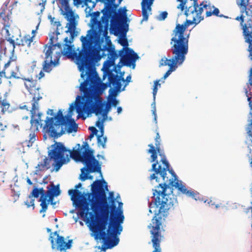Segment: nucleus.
<instances>
[{"instance_id": "1", "label": "nucleus", "mask_w": 252, "mask_h": 252, "mask_svg": "<svg viewBox=\"0 0 252 252\" xmlns=\"http://www.w3.org/2000/svg\"><path fill=\"white\" fill-rule=\"evenodd\" d=\"M81 48L77 53L73 48L64 49L63 55L68 59L75 60L82 78L86 76V79L80 85V90L83 92L82 102L77 107L79 114L86 113L88 115L94 113L97 116L101 114L105 121L107 118V112L104 111V104L100 95L107 88V85L102 83L98 76L94 66V62L100 57L101 43L96 37V32L90 29L86 36L80 37Z\"/></svg>"}, {"instance_id": "2", "label": "nucleus", "mask_w": 252, "mask_h": 252, "mask_svg": "<svg viewBox=\"0 0 252 252\" xmlns=\"http://www.w3.org/2000/svg\"><path fill=\"white\" fill-rule=\"evenodd\" d=\"M161 157L158 163L156 160L153 162L150 172H154L149 177L152 181L156 180L159 182L158 177L159 175L162 179L163 183L159 184L157 187L158 189L153 190V198L154 203H150L149 212L155 213V216L152 220L151 223L148 227L151 234V241L154 251L152 252H161L160 243L164 239L163 232L164 230L161 228L162 221L166 217L170 212L178 207V203L176 198L172 193H166L167 189H171L174 187L182 193L187 196L191 197L195 200L199 198V194L192 189H188L182 182H179L177 176L172 169H170V164L166 159L164 153L157 152Z\"/></svg>"}, {"instance_id": "3", "label": "nucleus", "mask_w": 252, "mask_h": 252, "mask_svg": "<svg viewBox=\"0 0 252 252\" xmlns=\"http://www.w3.org/2000/svg\"><path fill=\"white\" fill-rule=\"evenodd\" d=\"M105 190H108L104 180H96L92 185V193H88L91 209L90 228L95 240H102L101 249L105 251L117 245L119 239L117 235L122 231L121 225L124 220L123 211L118 210L115 201L107 202Z\"/></svg>"}, {"instance_id": "4", "label": "nucleus", "mask_w": 252, "mask_h": 252, "mask_svg": "<svg viewBox=\"0 0 252 252\" xmlns=\"http://www.w3.org/2000/svg\"><path fill=\"white\" fill-rule=\"evenodd\" d=\"M76 150L73 151L67 150L63 143L56 142L51 146V150L49 151L48 156L50 159L54 161V166L56 171H58L63 164L69 160L68 154L70 157L77 161L82 162L86 166L88 173H99L102 176L101 165L94 156V151L89 148V144L87 142L83 143L81 146L77 144Z\"/></svg>"}, {"instance_id": "5", "label": "nucleus", "mask_w": 252, "mask_h": 252, "mask_svg": "<svg viewBox=\"0 0 252 252\" xmlns=\"http://www.w3.org/2000/svg\"><path fill=\"white\" fill-rule=\"evenodd\" d=\"M111 29L113 30L116 35L120 33L123 37L119 40V42L124 47L119 52V56H121L120 62L123 65L130 66L132 68L135 66V62L139 58L138 55L134 51L128 48V43L126 38V32L128 31V25L126 24L123 26L119 25V19L118 15L112 17L110 24Z\"/></svg>"}, {"instance_id": "6", "label": "nucleus", "mask_w": 252, "mask_h": 252, "mask_svg": "<svg viewBox=\"0 0 252 252\" xmlns=\"http://www.w3.org/2000/svg\"><path fill=\"white\" fill-rule=\"evenodd\" d=\"M61 4V14L67 21L66 28L67 30L65 32L66 33H69V37H66L63 40L64 43L63 45V50L73 48L72 44L74 38L77 36L78 32L76 30L78 22L76 20L77 17L73 11L69 4V0H59Z\"/></svg>"}, {"instance_id": "7", "label": "nucleus", "mask_w": 252, "mask_h": 252, "mask_svg": "<svg viewBox=\"0 0 252 252\" xmlns=\"http://www.w3.org/2000/svg\"><path fill=\"white\" fill-rule=\"evenodd\" d=\"M170 50L172 55L171 58L168 59L164 57L160 60L159 62V66L168 65L169 66V69L163 77L164 79H166L172 72L175 71L179 65L182 64L188 53L172 46H171Z\"/></svg>"}, {"instance_id": "8", "label": "nucleus", "mask_w": 252, "mask_h": 252, "mask_svg": "<svg viewBox=\"0 0 252 252\" xmlns=\"http://www.w3.org/2000/svg\"><path fill=\"white\" fill-rule=\"evenodd\" d=\"M69 115L64 116L61 110H59L57 114L54 117L49 118L47 117L45 120V125L43 126V129L49 133L51 136L57 138L61 136L64 133V130L61 129L63 123L66 120L67 117Z\"/></svg>"}, {"instance_id": "9", "label": "nucleus", "mask_w": 252, "mask_h": 252, "mask_svg": "<svg viewBox=\"0 0 252 252\" xmlns=\"http://www.w3.org/2000/svg\"><path fill=\"white\" fill-rule=\"evenodd\" d=\"M58 37H55V35L53 34L50 37L49 43L50 45L47 46V45L45 46V50L44 52L45 53V60L42 63V69L44 71L50 73L52 70L53 67L56 66L59 63V58L57 57L56 59L54 61L52 60V54L53 50H54V47H58L59 49H61L62 45L60 43H57L54 44L56 41H57Z\"/></svg>"}, {"instance_id": "10", "label": "nucleus", "mask_w": 252, "mask_h": 252, "mask_svg": "<svg viewBox=\"0 0 252 252\" xmlns=\"http://www.w3.org/2000/svg\"><path fill=\"white\" fill-rule=\"evenodd\" d=\"M82 186L79 183L75 186V189H69L68 191V194L71 196V200L75 206L79 209V215L83 218L87 217L89 211V202L77 189L80 188Z\"/></svg>"}, {"instance_id": "11", "label": "nucleus", "mask_w": 252, "mask_h": 252, "mask_svg": "<svg viewBox=\"0 0 252 252\" xmlns=\"http://www.w3.org/2000/svg\"><path fill=\"white\" fill-rule=\"evenodd\" d=\"M37 103L34 102L33 104V107L31 110V127L30 131L31 133L29 134V140L28 144V146H32L33 143L36 140L35 132L39 131V128H43V124L41 120V113L38 112L37 111Z\"/></svg>"}, {"instance_id": "12", "label": "nucleus", "mask_w": 252, "mask_h": 252, "mask_svg": "<svg viewBox=\"0 0 252 252\" xmlns=\"http://www.w3.org/2000/svg\"><path fill=\"white\" fill-rule=\"evenodd\" d=\"M49 239L51 243L52 249H56L61 252L65 251L70 249L72 246V240H69L66 242L64 238L60 236L57 231L51 233Z\"/></svg>"}, {"instance_id": "13", "label": "nucleus", "mask_w": 252, "mask_h": 252, "mask_svg": "<svg viewBox=\"0 0 252 252\" xmlns=\"http://www.w3.org/2000/svg\"><path fill=\"white\" fill-rule=\"evenodd\" d=\"M22 79L24 81V85L27 90L30 93V94L33 95V97L32 100V108L33 104L35 102L36 103H37V111H38V101L42 99V97L41 96L39 93L40 88L37 86L36 80H33L32 78L30 79L26 78H22Z\"/></svg>"}, {"instance_id": "14", "label": "nucleus", "mask_w": 252, "mask_h": 252, "mask_svg": "<svg viewBox=\"0 0 252 252\" xmlns=\"http://www.w3.org/2000/svg\"><path fill=\"white\" fill-rule=\"evenodd\" d=\"M108 77V84L105 83L107 85V87L110 86L112 84L113 88H111L109 90L108 98H116L118 92L120 91L122 87L121 82V77L117 74H115L112 71L108 70L107 72Z\"/></svg>"}, {"instance_id": "15", "label": "nucleus", "mask_w": 252, "mask_h": 252, "mask_svg": "<svg viewBox=\"0 0 252 252\" xmlns=\"http://www.w3.org/2000/svg\"><path fill=\"white\" fill-rule=\"evenodd\" d=\"M155 140L156 147H155L153 144H150L148 145V147H149L150 148L148 150V153L151 154V162H154L156 160L157 158V152H159L160 138L158 132H157L156 133V136L155 138Z\"/></svg>"}, {"instance_id": "16", "label": "nucleus", "mask_w": 252, "mask_h": 252, "mask_svg": "<svg viewBox=\"0 0 252 252\" xmlns=\"http://www.w3.org/2000/svg\"><path fill=\"white\" fill-rule=\"evenodd\" d=\"M204 8L206 10V16L209 17L212 15L222 17V15H219L220 10L217 8H215L214 6H211L210 4H207V2H202L198 5L199 13H201L202 11V8Z\"/></svg>"}, {"instance_id": "17", "label": "nucleus", "mask_w": 252, "mask_h": 252, "mask_svg": "<svg viewBox=\"0 0 252 252\" xmlns=\"http://www.w3.org/2000/svg\"><path fill=\"white\" fill-rule=\"evenodd\" d=\"M0 11V23L4 28L9 27L11 22L10 20L11 11L8 9L6 5L2 7Z\"/></svg>"}, {"instance_id": "18", "label": "nucleus", "mask_w": 252, "mask_h": 252, "mask_svg": "<svg viewBox=\"0 0 252 252\" xmlns=\"http://www.w3.org/2000/svg\"><path fill=\"white\" fill-rule=\"evenodd\" d=\"M78 128V126L76 124L74 119L71 118V115H69L67 117L66 120L64 121V123H63L61 129L64 130V132L66 131L68 133H70L72 132H76Z\"/></svg>"}, {"instance_id": "19", "label": "nucleus", "mask_w": 252, "mask_h": 252, "mask_svg": "<svg viewBox=\"0 0 252 252\" xmlns=\"http://www.w3.org/2000/svg\"><path fill=\"white\" fill-rule=\"evenodd\" d=\"M8 93L6 92L3 97L0 98V113L4 114L5 113H10L12 111L9 100L7 99Z\"/></svg>"}, {"instance_id": "20", "label": "nucleus", "mask_w": 252, "mask_h": 252, "mask_svg": "<svg viewBox=\"0 0 252 252\" xmlns=\"http://www.w3.org/2000/svg\"><path fill=\"white\" fill-rule=\"evenodd\" d=\"M154 0H142L141 2L142 21H147L149 17L148 11L151 12L152 5Z\"/></svg>"}, {"instance_id": "21", "label": "nucleus", "mask_w": 252, "mask_h": 252, "mask_svg": "<svg viewBox=\"0 0 252 252\" xmlns=\"http://www.w3.org/2000/svg\"><path fill=\"white\" fill-rule=\"evenodd\" d=\"M105 1V9L106 10L103 12L104 16L107 18V22L110 18L112 14L114 12L112 5L114 3L115 0H104Z\"/></svg>"}, {"instance_id": "22", "label": "nucleus", "mask_w": 252, "mask_h": 252, "mask_svg": "<svg viewBox=\"0 0 252 252\" xmlns=\"http://www.w3.org/2000/svg\"><path fill=\"white\" fill-rule=\"evenodd\" d=\"M34 35L31 36L30 34L24 35L20 40L16 39V45L18 46H27L30 47L31 44L33 42Z\"/></svg>"}, {"instance_id": "23", "label": "nucleus", "mask_w": 252, "mask_h": 252, "mask_svg": "<svg viewBox=\"0 0 252 252\" xmlns=\"http://www.w3.org/2000/svg\"><path fill=\"white\" fill-rule=\"evenodd\" d=\"M10 127V124L8 121L4 118L0 117V131L2 132L7 131Z\"/></svg>"}, {"instance_id": "24", "label": "nucleus", "mask_w": 252, "mask_h": 252, "mask_svg": "<svg viewBox=\"0 0 252 252\" xmlns=\"http://www.w3.org/2000/svg\"><path fill=\"white\" fill-rule=\"evenodd\" d=\"M45 193V191L42 188L40 189L34 188L30 194L33 197L38 198L40 194L41 196L44 197Z\"/></svg>"}, {"instance_id": "25", "label": "nucleus", "mask_w": 252, "mask_h": 252, "mask_svg": "<svg viewBox=\"0 0 252 252\" xmlns=\"http://www.w3.org/2000/svg\"><path fill=\"white\" fill-rule=\"evenodd\" d=\"M48 164V159L47 158H44L43 162L39 163L36 166V172H39L44 171L46 169H48L49 167H47Z\"/></svg>"}, {"instance_id": "26", "label": "nucleus", "mask_w": 252, "mask_h": 252, "mask_svg": "<svg viewBox=\"0 0 252 252\" xmlns=\"http://www.w3.org/2000/svg\"><path fill=\"white\" fill-rule=\"evenodd\" d=\"M39 201L41 202L40 206H41V209L40 210V212H45L46 211L48 208V203L47 202V196L44 197L40 196Z\"/></svg>"}, {"instance_id": "27", "label": "nucleus", "mask_w": 252, "mask_h": 252, "mask_svg": "<svg viewBox=\"0 0 252 252\" xmlns=\"http://www.w3.org/2000/svg\"><path fill=\"white\" fill-rule=\"evenodd\" d=\"M59 195V193H56V194H52L51 193V190H48L47 191V192L45 193V194L44 196H47V202L49 203V202H51V204L52 205H55V203H54L53 202V199H54V196H57Z\"/></svg>"}, {"instance_id": "28", "label": "nucleus", "mask_w": 252, "mask_h": 252, "mask_svg": "<svg viewBox=\"0 0 252 252\" xmlns=\"http://www.w3.org/2000/svg\"><path fill=\"white\" fill-rule=\"evenodd\" d=\"M101 133L100 135H98L97 138V144L98 145H101L103 148H105V144L107 140L106 136L103 137Z\"/></svg>"}, {"instance_id": "29", "label": "nucleus", "mask_w": 252, "mask_h": 252, "mask_svg": "<svg viewBox=\"0 0 252 252\" xmlns=\"http://www.w3.org/2000/svg\"><path fill=\"white\" fill-rule=\"evenodd\" d=\"M6 40L7 42H9L8 44H9V53L14 52L15 48V46L17 45L16 41L15 42L14 39H12L10 37H9L7 39H6Z\"/></svg>"}, {"instance_id": "30", "label": "nucleus", "mask_w": 252, "mask_h": 252, "mask_svg": "<svg viewBox=\"0 0 252 252\" xmlns=\"http://www.w3.org/2000/svg\"><path fill=\"white\" fill-rule=\"evenodd\" d=\"M105 119H101V117H99L95 124V126L100 129L102 135H103L104 133L103 123Z\"/></svg>"}, {"instance_id": "31", "label": "nucleus", "mask_w": 252, "mask_h": 252, "mask_svg": "<svg viewBox=\"0 0 252 252\" xmlns=\"http://www.w3.org/2000/svg\"><path fill=\"white\" fill-rule=\"evenodd\" d=\"M34 199L33 197L31 196L30 194L28 196L27 200L25 201V204L27 205L28 208L31 206L33 207V209L34 208Z\"/></svg>"}, {"instance_id": "32", "label": "nucleus", "mask_w": 252, "mask_h": 252, "mask_svg": "<svg viewBox=\"0 0 252 252\" xmlns=\"http://www.w3.org/2000/svg\"><path fill=\"white\" fill-rule=\"evenodd\" d=\"M87 167H84L83 168H82L81 169V174L80 175V179L82 181H85L86 180V179H87L88 178H89L90 179H92L93 178V176H90V177H88L87 176V174L89 173L87 172V171H86V169Z\"/></svg>"}, {"instance_id": "33", "label": "nucleus", "mask_w": 252, "mask_h": 252, "mask_svg": "<svg viewBox=\"0 0 252 252\" xmlns=\"http://www.w3.org/2000/svg\"><path fill=\"white\" fill-rule=\"evenodd\" d=\"M10 53L11 54V55L8 61L4 64L5 68L8 67L12 62H15L17 60V57L14 55V52Z\"/></svg>"}, {"instance_id": "34", "label": "nucleus", "mask_w": 252, "mask_h": 252, "mask_svg": "<svg viewBox=\"0 0 252 252\" xmlns=\"http://www.w3.org/2000/svg\"><path fill=\"white\" fill-rule=\"evenodd\" d=\"M1 48L4 50V54H6L7 53H9V44L6 43L4 40L0 41V42Z\"/></svg>"}, {"instance_id": "35", "label": "nucleus", "mask_w": 252, "mask_h": 252, "mask_svg": "<svg viewBox=\"0 0 252 252\" xmlns=\"http://www.w3.org/2000/svg\"><path fill=\"white\" fill-rule=\"evenodd\" d=\"M51 189H49V190H51V193L52 194H54L56 193H59V195L60 194V190L59 188V186L58 185L56 186L53 184H52L51 185Z\"/></svg>"}, {"instance_id": "36", "label": "nucleus", "mask_w": 252, "mask_h": 252, "mask_svg": "<svg viewBox=\"0 0 252 252\" xmlns=\"http://www.w3.org/2000/svg\"><path fill=\"white\" fill-rule=\"evenodd\" d=\"M159 80H156L154 82V86L153 91L154 100H155L156 95L157 92H158V86L160 85V84L159 83Z\"/></svg>"}, {"instance_id": "37", "label": "nucleus", "mask_w": 252, "mask_h": 252, "mask_svg": "<svg viewBox=\"0 0 252 252\" xmlns=\"http://www.w3.org/2000/svg\"><path fill=\"white\" fill-rule=\"evenodd\" d=\"M17 72L12 71L11 72V74L9 77H7L8 79L15 78V79H20V77L19 76L18 72H19V67L16 66Z\"/></svg>"}, {"instance_id": "38", "label": "nucleus", "mask_w": 252, "mask_h": 252, "mask_svg": "<svg viewBox=\"0 0 252 252\" xmlns=\"http://www.w3.org/2000/svg\"><path fill=\"white\" fill-rule=\"evenodd\" d=\"M49 18L50 19L51 23L53 25V26L56 27V28L58 29L61 26V24L60 21H54L55 19L54 17H52L51 16H49Z\"/></svg>"}, {"instance_id": "39", "label": "nucleus", "mask_w": 252, "mask_h": 252, "mask_svg": "<svg viewBox=\"0 0 252 252\" xmlns=\"http://www.w3.org/2000/svg\"><path fill=\"white\" fill-rule=\"evenodd\" d=\"M111 55L112 58L111 61V65H112L114 64V61L118 57L119 55L115 51H112Z\"/></svg>"}, {"instance_id": "40", "label": "nucleus", "mask_w": 252, "mask_h": 252, "mask_svg": "<svg viewBox=\"0 0 252 252\" xmlns=\"http://www.w3.org/2000/svg\"><path fill=\"white\" fill-rule=\"evenodd\" d=\"M152 113L153 115L154 116V120L156 123H157V114H156V103H155V100H154V102L152 104Z\"/></svg>"}, {"instance_id": "41", "label": "nucleus", "mask_w": 252, "mask_h": 252, "mask_svg": "<svg viewBox=\"0 0 252 252\" xmlns=\"http://www.w3.org/2000/svg\"><path fill=\"white\" fill-rule=\"evenodd\" d=\"M108 101L109 103L111 104L113 106H116L119 103V101L116 99V98H108Z\"/></svg>"}, {"instance_id": "42", "label": "nucleus", "mask_w": 252, "mask_h": 252, "mask_svg": "<svg viewBox=\"0 0 252 252\" xmlns=\"http://www.w3.org/2000/svg\"><path fill=\"white\" fill-rule=\"evenodd\" d=\"M46 3V0H40L38 3V6L40 7V11L42 12L45 9V5Z\"/></svg>"}, {"instance_id": "43", "label": "nucleus", "mask_w": 252, "mask_h": 252, "mask_svg": "<svg viewBox=\"0 0 252 252\" xmlns=\"http://www.w3.org/2000/svg\"><path fill=\"white\" fill-rule=\"evenodd\" d=\"M36 63L37 62L36 61H33L31 63L29 64L31 71L33 72L36 68H37L36 66Z\"/></svg>"}, {"instance_id": "44", "label": "nucleus", "mask_w": 252, "mask_h": 252, "mask_svg": "<svg viewBox=\"0 0 252 252\" xmlns=\"http://www.w3.org/2000/svg\"><path fill=\"white\" fill-rule=\"evenodd\" d=\"M168 13L166 11L162 12L159 17V20H164L167 17Z\"/></svg>"}, {"instance_id": "45", "label": "nucleus", "mask_w": 252, "mask_h": 252, "mask_svg": "<svg viewBox=\"0 0 252 252\" xmlns=\"http://www.w3.org/2000/svg\"><path fill=\"white\" fill-rule=\"evenodd\" d=\"M89 129L91 131V132H92L91 133H92L94 135L97 134L98 130L95 127H94V126L90 127L89 128Z\"/></svg>"}, {"instance_id": "46", "label": "nucleus", "mask_w": 252, "mask_h": 252, "mask_svg": "<svg viewBox=\"0 0 252 252\" xmlns=\"http://www.w3.org/2000/svg\"><path fill=\"white\" fill-rule=\"evenodd\" d=\"M109 199H110V201H112L113 200L114 201H116V199L114 197V192L113 191H111L109 193Z\"/></svg>"}, {"instance_id": "47", "label": "nucleus", "mask_w": 252, "mask_h": 252, "mask_svg": "<svg viewBox=\"0 0 252 252\" xmlns=\"http://www.w3.org/2000/svg\"><path fill=\"white\" fill-rule=\"evenodd\" d=\"M12 127L14 128L13 130H17L18 131H19L20 130L19 126L18 125H10V127L9 128V129L12 130Z\"/></svg>"}, {"instance_id": "48", "label": "nucleus", "mask_w": 252, "mask_h": 252, "mask_svg": "<svg viewBox=\"0 0 252 252\" xmlns=\"http://www.w3.org/2000/svg\"><path fill=\"white\" fill-rule=\"evenodd\" d=\"M82 2V0H73V4L75 6L81 4Z\"/></svg>"}, {"instance_id": "49", "label": "nucleus", "mask_w": 252, "mask_h": 252, "mask_svg": "<svg viewBox=\"0 0 252 252\" xmlns=\"http://www.w3.org/2000/svg\"><path fill=\"white\" fill-rule=\"evenodd\" d=\"M6 68H5L4 67L3 69L1 71V72H0V76H2V74L3 75V77L7 78V77L6 76V72L5 70Z\"/></svg>"}, {"instance_id": "50", "label": "nucleus", "mask_w": 252, "mask_h": 252, "mask_svg": "<svg viewBox=\"0 0 252 252\" xmlns=\"http://www.w3.org/2000/svg\"><path fill=\"white\" fill-rule=\"evenodd\" d=\"M45 76L44 72L41 70L39 72L38 76H37L38 79H40Z\"/></svg>"}, {"instance_id": "51", "label": "nucleus", "mask_w": 252, "mask_h": 252, "mask_svg": "<svg viewBox=\"0 0 252 252\" xmlns=\"http://www.w3.org/2000/svg\"><path fill=\"white\" fill-rule=\"evenodd\" d=\"M178 1H180V2H181V4L179 5V7L180 8H182V9H183V7H184V5L185 4V2H186V0H178Z\"/></svg>"}, {"instance_id": "52", "label": "nucleus", "mask_w": 252, "mask_h": 252, "mask_svg": "<svg viewBox=\"0 0 252 252\" xmlns=\"http://www.w3.org/2000/svg\"><path fill=\"white\" fill-rule=\"evenodd\" d=\"M60 32H59V28H56V30L55 32H53L52 34L54 35H56V37H58V35H59Z\"/></svg>"}, {"instance_id": "53", "label": "nucleus", "mask_w": 252, "mask_h": 252, "mask_svg": "<svg viewBox=\"0 0 252 252\" xmlns=\"http://www.w3.org/2000/svg\"><path fill=\"white\" fill-rule=\"evenodd\" d=\"M74 108H75V106H74V104L73 103L71 104L70 105L69 108L68 109L69 112H71L72 111L74 110Z\"/></svg>"}, {"instance_id": "54", "label": "nucleus", "mask_w": 252, "mask_h": 252, "mask_svg": "<svg viewBox=\"0 0 252 252\" xmlns=\"http://www.w3.org/2000/svg\"><path fill=\"white\" fill-rule=\"evenodd\" d=\"M110 108V105H107L106 106V107L105 109H104V111L105 112H107V113H108L109 111V109Z\"/></svg>"}, {"instance_id": "55", "label": "nucleus", "mask_w": 252, "mask_h": 252, "mask_svg": "<svg viewBox=\"0 0 252 252\" xmlns=\"http://www.w3.org/2000/svg\"><path fill=\"white\" fill-rule=\"evenodd\" d=\"M26 180H27V183L29 185H32V181L31 180V179L29 178H27Z\"/></svg>"}, {"instance_id": "56", "label": "nucleus", "mask_w": 252, "mask_h": 252, "mask_svg": "<svg viewBox=\"0 0 252 252\" xmlns=\"http://www.w3.org/2000/svg\"><path fill=\"white\" fill-rule=\"evenodd\" d=\"M47 114L49 115H52L53 114V110L52 109H48L47 111Z\"/></svg>"}, {"instance_id": "57", "label": "nucleus", "mask_w": 252, "mask_h": 252, "mask_svg": "<svg viewBox=\"0 0 252 252\" xmlns=\"http://www.w3.org/2000/svg\"><path fill=\"white\" fill-rule=\"evenodd\" d=\"M122 108L121 107H118L117 108V112L118 114H120L122 112Z\"/></svg>"}, {"instance_id": "58", "label": "nucleus", "mask_w": 252, "mask_h": 252, "mask_svg": "<svg viewBox=\"0 0 252 252\" xmlns=\"http://www.w3.org/2000/svg\"><path fill=\"white\" fill-rule=\"evenodd\" d=\"M131 80V76L130 75H128V76H127L126 78V81L128 83Z\"/></svg>"}, {"instance_id": "59", "label": "nucleus", "mask_w": 252, "mask_h": 252, "mask_svg": "<svg viewBox=\"0 0 252 252\" xmlns=\"http://www.w3.org/2000/svg\"><path fill=\"white\" fill-rule=\"evenodd\" d=\"M3 174L0 172V181H3Z\"/></svg>"}, {"instance_id": "60", "label": "nucleus", "mask_w": 252, "mask_h": 252, "mask_svg": "<svg viewBox=\"0 0 252 252\" xmlns=\"http://www.w3.org/2000/svg\"><path fill=\"white\" fill-rule=\"evenodd\" d=\"M94 134L91 133L90 135L88 136V139L91 140L94 137Z\"/></svg>"}, {"instance_id": "61", "label": "nucleus", "mask_w": 252, "mask_h": 252, "mask_svg": "<svg viewBox=\"0 0 252 252\" xmlns=\"http://www.w3.org/2000/svg\"><path fill=\"white\" fill-rule=\"evenodd\" d=\"M223 205H222V204L221 203H220V204L215 205V207L216 208H218L220 207H223Z\"/></svg>"}, {"instance_id": "62", "label": "nucleus", "mask_w": 252, "mask_h": 252, "mask_svg": "<svg viewBox=\"0 0 252 252\" xmlns=\"http://www.w3.org/2000/svg\"><path fill=\"white\" fill-rule=\"evenodd\" d=\"M94 15L95 16V17H97L99 15V12L97 11V12H95L94 13Z\"/></svg>"}, {"instance_id": "63", "label": "nucleus", "mask_w": 252, "mask_h": 252, "mask_svg": "<svg viewBox=\"0 0 252 252\" xmlns=\"http://www.w3.org/2000/svg\"><path fill=\"white\" fill-rule=\"evenodd\" d=\"M97 157L98 158L100 157V158H101L104 159V156H101V155H98L97 156Z\"/></svg>"}, {"instance_id": "64", "label": "nucleus", "mask_w": 252, "mask_h": 252, "mask_svg": "<svg viewBox=\"0 0 252 252\" xmlns=\"http://www.w3.org/2000/svg\"><path fill=\"white\" fill-rule=\"evenodd\" d=\"M17 2H18V1H17V0H15V1H14V2H13V5H16V4H17Z\"/></svg>"}]
</instances>
